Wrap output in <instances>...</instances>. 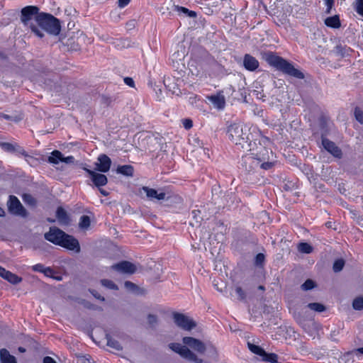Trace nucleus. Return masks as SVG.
Segmentation results:
<instances>
[{
  "mask_svg": "<svg viewBox=\"0 0 363 363\" xmlns=\"http://www.w3.org/2000/svg\"><path fill=\"white\" fill-rule=\"evenodd\" d=\"M262 359L271 363H278V355L275 353H267L265 352V354H263Z\"/></svg>",
  "mask_w": 363,
  "mask_h": 363,
  "instance_id": "c85d7f7f",
  "label": "nucleus"
},
{
  "mask_svg": "<svg viewBox=\"0 0 363 363\" xmlns=\"http://www.w3.org/2000/svg\"><path fill=\"white\" fill-rule=\"evenodd\" d=\"M65 235V233L57 227H51L50 230L45 233V240L49 242L60 245L62 242V239Z\"/></svg>",
  "mask_w": 363,
  "mask_h": 363,
  "instance_id": "1a4fd4ad",
  "label": "nucleus"
},
{
  "mask_svg": "<svg viewBox=\"0 0 363 363\" xmlns=\"http://www.w3.org/2000/svg\"><path fill=\"white\" fill-rule=\"evenodd\" d=\"M45 269V267L42 264H37L32 267V269L34 272H38L43 273Z\"/></svg>",
  "mask_w": 363,
  "mask_h": 363,
  "instance_id": "09e8293b",
  "label": "nucleus"
},
{
  "mask_svg": "<svg viewBox=\"0 0 363 363\" xmlns=\"http://www.w3.org/2000/svg\"><path fill=\"white\" fill-rule=\"evenodd\" d=\"M357 351L362 354H363V347H360L357 350Z\"/></svg>",
  "mask_w": 363,
  "mask_h": 363,
  "instance_id": "774afa93",
  "label": "nucleus"
},
{
  "mask_svg": "<svg viewBox=\"0 0 363 363\" xmlns=\"http://www.w3.org/2000/svg\"><path fill=\"white\" fill-rule=\"evenodd\" d=\"M307 307L311 310L315 311L316 312H323L326 310L325 306L320 303H310L308 304Z\"/></svg>",
  "mask_w": 363,
  "mask_h": 363,
  "instance_id": "c756f323",
  "label": "nucleus"
},
{
  "mask_svg": "<svg viewBox=\"0 0 363 363\" xmlns=\"http://www.w3.org/2000/svg\"><path fill=\"white\" fill-rule=\"evenodd\" d=\"M4 279L7 280L9 282L13 284H17L22 281V278L17 276L15 274H13L12 272L7 271L6 273L4 274Z\"/></svg>",
  "mask_w": 363,
  "mask_h": 363,
  "instance_id": "b1692460",
  "label": "nucleus"
},
{
  "mask_svg": "<svg viewBox=\"0 0 363 363\" xmlns=\"http://www.w3.org/2000/svg\"><path fill=\"white\" fill-rule=\"evenodd\" d=\"M14 152H16L18 154L23 155L26 158V160L28 162H29L30 159H33V157L32 156H30V155H28L22 147H21L16 144V151Z\"/></svg>",
  "mask_w": 363,
  "mask_h": 363,
  "instance_id": "f704fd0d",
  "label": "nucleus"
},
{
  "mask_svg": "<svg viewBox=\"0 0 363 363\" xmlns=\"http://www.w3.org/2000/svg\"><path fill=\"white\" fill-rule=\"evenodd\" d=\"M350 49V48H347V46H343L342 45H337L335 46L333 52L334 53L340 57H344L346 55H349Z\"/></svg>",
  "mask_w": 363,
  "mask_h": 363,
  "instance_id": "4be33fe9",
  "label": "nucleus"
},
{
  "mask_svg": "<svg viewBox=\"0 0 363 363\" xmlns=\"http://www.w3.org/2000/svg\"><path fill=\"white\" fill-rule=\"evenodd\" d=\"M37 26L41 30H43L48 33L57 35L61 30V25L59 19L52 14L41 12L37 16Z\"/></svg>",
  "mask_w": 363,
  "mask_h": 363,
  "instance_id": "39448f33",
  "label": "nucleus"
},
{
  "mask_svg": "<svg viewBox=\"0 0 363 363\" xmlns=\"http://www.w3.org/2000/svg\"><path fill=\"white\" fill-rule=\"evenodd\" d=\"M322 145L328 152L335 157L340 158L342 157V150L333 141H330L328 138H323Z\"/></svg>",
  "mask_w": 363,
  "mask_h": 363,
  "instance_id": "4468645a",
  "label": "nucleus"
},
{
  "mask_svg": "<svg viewBox=\"0 0 363 363\" xmlns=\"http://www.w3.org/2000/svg\"><path fill=\"white\" fill-rule=\"evenodd\" d=\"M249 350L254 354H256L262 357L265 354V351L259 346L255 345L252 343L247 342Z\"/></svg>",
  "mask_w": 363,
  "mask_h": 363,
  "instance_id": "bb28decb",
  "label": "nucleus"
},
{
  "mask_svg": "<svg viewBox=\"0 0 363 363\" xmlns=\"http://www.w3.org/2000/svg\"><path fill=\"white\" fill-rule=\"evenodd\" d=\"M175 10L178 12H182L185 14H186L190 18H196V13L194 11H189L188 9L179 6H174Z\"/></svg>",
  "mask_w": 363,
  "mask_h": 363,
  "instance_id": "473e14b6",
  "label": "nucleus"
},
{
  "mask_svg": "<svg viewBox=\"0 0 363 363\" xmlns=\"http://www.w3.org/2000/svg\"><path fill=\"white\" fill-rule=\"evenodd\" d=\"M60 246L65 247L69 250H72L77 253L80 252V245L79 241L72 235L65 233L62 242Z\"/></svg>",
  "mask_w": 363,
  "mask_h": 363,
  "instance_id": "9d476101",
  "label": "nucleus"
},
{
  "mask_svg": "<svg viewBox=\"0 0 363 363\" xmlns=\"http://www.w3.org/2000/svg\"><path fill=\"white\" fill-rule=\"evenodd\" d=\"M45 276L48 277H52V274H54V271L51 267H45L44 272H43Z\"/></svg>",
  "mask_w": 363,
  "mask_h": 363,
  "instance_id": "3c124183",
  "label": "nucleus"
},
{
  "mask_svg": "<svg viewBox=\"0 0 363 363\" xmlns=\"http://www.w3.org/2000/svg\"><path fill=\"white\" fill-rule=\"evenodd\" d=\"M124 286L125 289L131 291H135L138 289V286L130 281H125Z\"/></svg>",
  "mask_w": 363,
  "mask_h": 363,
  "instance_id": "c03bdc74",
  "label": "nucleus"
},
{
  "mask_svg": "<svg viewBox=\"0 0 363 363\" xmlns=\"http://www.w3.org/2000/svg\"><path fill=\"white\" fill-rule=\"evenodd\" d=\"M298 250L302 253L309 254L313 251V247L307 242H301L298 245Z\"/></svg>",
  "mask_w": 363,
  "mask_h": 363,
  "instance_id": "2f4dec72",
  "label": "nucleus"
},
{
  "mask_svg": "<svg viewBox=\"0 0 363 363\" xmlns=\"http://www.w3.org/2000/svg\"><path fill=\"white\" fill-rule=\"evenodd\" d=\"M85 171L89 174L92 182L97 187L105 186L108 183V179L106 175L97 173L94 171L84 168Z\"/></svg>",
  "mask_w": 363,
  "mask_h": 363,
  "instance_id": "ddd939ff",
  "label": "nucleus"
},
{
  "mask_svg": "<svg viewBox=\"0 0 363 363\" xmlns=\"http://www.w3.org/2000/svg\"><path fill=\"white\" fill-rule=\"evenodd\" d=\"M56 217L61 224L67 225L69 223V218L67 211L62 207H58L56 211Z\"/></svg>",
  "mask_w": 363,
  "mask_h": 363,
  "instance_id": "aec40b11",
  "label": "nucleus"
},
{
  "mask_svg": "<svg viewBox=\"0 0 363 363\" xmlns=\"http://www.w3.org/2000/svg\"><path fill=\"white\" fill-rule=\"evenodd\" d=\"M242 158L241 166L245 172L244 179L250 184H255L259 182L257 169L259 164L269 158V150L262 145L258 141V147H255V150L251 151Z\"/></svg>",
  "mask_w": 363,
  "mask_h": 363,
  "instance_id": "f03ea898",
  "label": "nucleus"
},
{
  "mask_svg": "<svg viewBox=\"0 0 363 363\" xmlns=\"http://www.w3.org/2000/svg\"><path fill=\"white\" fill-rule=\"evenodd\" d=\"M354 116L357 121L363 124V111L358 107L354 109Z\"/></svg>",
  "mask_w": 363,
  "mask_h": 363,
  "instance_id": "79ce46f5",
  "label": "nucleus"
},
{
  "mask_svg": "<svg viewBox=\"0 0 363 363\" xmlns=\"http://www.w3.org/2000/svg\"><path fill=\"white\" fill-rule=\"evenodd\" d=\"M0 362L1 363H17L16 357L10 354L6 349L0 350Z\"/></svg>",
  "mask_w": 363,
  "mask_h": 363,
  "instance_id": "6ab92c4d",
  "label": "nucleus"
},
{
  "mask_svg": "<svg viewBox=\"0 0 363 363\" xmlns=\"http://www.w3.org/2000/svg\"><path fill=\"white\" fill-rule=\"evenodd\" d=\"M266 61L269 65L274 67L277 69L285 74L299 79L304 78L303 73L295 68L291 62L272 52L267 54Z\"/></svg>",
  "mask_w": 363,
  "mask_h": 363,
  "instance_id": "7ed1b4c3",
  "label": "nucleus"
},
{
  "mask_svg": "<svg viewBox=\"0 0 363 363\" xmlns=\"http://www.w3.org/2000/svg\"><path fill=\"white\" fill-rule=\"evenodd\" d=\"M229 93V92H233L235 91V89L232 85H229L228 86L225 87L223 91H221L222 93L223 92Z\"/></svg>",
  "mask_w": 363,
  "mask_h": 363,
  "instance_id": "13d9d810",
  "label": "nucleus"
},
{
  "mask_svg": "<svg viewBox=\"0 0 363 363\" xmlns=\"http://www.w3.org/2000/svg\"><path fill=\"white\" fill-rule=\"evenodd\" d=\"M169 346L171 350L179 354L184 359L195 363H207L204 362L202 359L198 357L196 354L186 346L182 345L179 343H171Z\"/></svg>",
  "mask_w": 363,
  "mask_h": 363,
  "instance_id": "423d86ee",
  "label": "nucleus"
},
{
  "mask_svg": "<svg viewBox=\"0 0 363 363\" xmlns=\"http://www.w3.org/2000/svg\"><path fill=\"white\" fill-rule=\"evenodd\" d=\"M117 172L125 176L131 177L133 174V167L129 164L118 166Z\"/></svg>",
  "mask_w": 363,
  "mask_h": 363,
  "instance_id": "5701e85b",
  "label": "nucleus"
},
{
  "mask_svg": "<svg viewBox=\"0 0 363 363\" xmlns=\"http://www.w3.org/2000/svg\"><path fill=\"white\" fill-rule=\"evenodd\" d=\"M90 224H91V220H90L89 216H86V215L81 216L79 223V226L80 228L87 229L90 226Z\"/></svg>",
  "mask_w": 363,
  "mask_h": 363,
  "instance_id": "7c9ffc66",
  "label": "nucleus"
},
{
  "mask_svg": "<svg viewBox=\"0 0 363 363\" xmlns=\"http://www.w3.org/2000/svg\"><path fill=\"white\" fill-rule=\"evenodd\" d=\"M228 134L230 140L235 143L238 149L243 151H254L255 147H258L259 140L255 137L260 136L255 128H249L241 124L234 123L228 128Z\"/></svg>",
  "mask_w": 363,
  "mask_h": 363,
  "instance_id": "f257e3e1",
  "label": "nucleus"
},
{
  "mask_svg": "<svg viewBox=\"0 0 363 363\" xmlns=\"http://www.w3.org/2000/svg\"><path fill=\"white\" fill-rule=\"evenodd\" d=\"M43 363H57L52 357H45L43 359Z\"/></svg>",
  "mask_w": 363,
  "mask_h": 363,
  "instance_id": "4d7b16f0",
  "label": "nucleus"
},
{
  "mask_svg": "<svg viewBox=\"0 0 363 363\" xmlns=\"http://www.w3.org/2000/svg\"><path fill=\"white\" fill-rule=\"evenodd\" d=\"M344 265H345L344 259H338L335 260L333 264V271L335 272H340L343 269Z\"/></svg>",
  "mask_w": 363,
  "mask_h": 363,
  "instance_id": "e433bc0d",
  "label": "nucleus"
},
{
  "mask_svg": "<svg viewBox=\"0 0 363 363\" xmlns=\"http://www.w3.org/2000/svg\"><path fill=\"white\" fill-rule=\"evenodd\" d=\"M99 191L100 193L104 195V196H106L108 195V192L106 191V190L103 189H99Z\"/></svg>",
  "mask_w": 363,
  "mask_h": 363,
  "instance_id": "680f3d73",
  "label": "nucleus"
},
{
  "mask_svg": "<svg viewBox=\"0 0 363 363\" xmlns=\"http://www.w3.org/2000/svg\"><path fill=\"white\" fill-rule=\"evenodd\" d=\"M130 0H118V5L120 8H123L127 6Z\"/></svg>",
  "mask_w": 363,
  "mask_h": 363,
  "instance_id": "5fc2aeb1",
  "label": "nucleus"
},
{
  "mask_svg": "<svg viewBox=\"0 0 363 363\" xmlns=\"http://www.w3.org/2000/svg\"><path fill=\"white\" fill-rule=\"evenodd\" d=\"M326 4L325 13L329 14L331 13L333 6H334L335 0H324Z\"/></svg>",
  "mask_w": 363,
  "mask_h": 363,
  "instance_id": "49530a36",
  "label": "nucleus"
},
{
  "mask_svg": "<svg viewBox=\"0 0 363 363\" xmlns=\"http://www.w3.org/2000/svg\"><path fill=\"white\" fill-rule=\"evenodd\" d=\"M147 321L151 327H154L157 323V317L155 315L149 314Z\"/></svg>",
  "mask_w": 363,
  "mask_h": 363,
  "instance_id": "a18cd8bd",
  "label": "nucleus"
},
{
  "mask_svg": "<svg viewBox=\"0 0 363 363\" xmlns=\"http://www.w3.org/2000/svg\"><path fill=\"white\" fill-rule=\"evenodd\" d=\"M0 146L3 150L9 152H14L16 151V144L1 143H0Z\"/></svg>",
  "mask_w": 363,
  "mask_h": 363,
  "instance_id": "58836bf2",
  "label": "nucleus"
},
{
  "mask_svg": "<svg viewBox=\"0 0 363 363\" xmlns=\"http://www.w3.org/2000/svg\"><path fill=\"white\" fill-rule=\"evenodd\" d=\"M143 190L144 191V192H145L147 196L151 199H156L157 200H163L164 199L166 196L165 193H157V191L155 189L149 188L147 186H143Z\"/></svg>",
  "mask_w": 363,
  "mask_h": 363,
  "instance_id": "a211bd4d",
  "label": "nucleus"
},
{
  "mask_svg": "<svg viewBox=\"0 0 363 363\" xmlns=\"http://www.w3.org/2000/svg\"><path fill=\"white\" fill-rule=\"evenodd\" d=\"M18 350L21 352H24L26 351V349L22 347H18Z\"/></svg>",
  "mask_w": 363,
  "mask_h": 363,
  "instance_id": "69168bd1",
  "label": "nucleus"
},
{
  "mask_svg": "<svg viewBox=\"0 0 363 363\" xmlns=\"http://www.w3.org/2000/svg\"><path fill=\"white\" fill-rule=\"evenodd\" d=\"M7 270L6 269H4V267H1L0 266V277H1L2 278H4L5 277V274L6 273Z\"/></svg>",
  "mask_w": 363,
  "mask_h": 363,
  "instance_id": "bf43d9fd",
  "label": "nucleus"
},
{
  "mask_svg": "<svg viewBox=\"0 0 363 363\" xmlns=\"http://www.w3.org/2000/svg\"><path fill=\"white\" fill-rule=\"evenodd\" d=\"M260 168L264 170L271 169L274 166V163L272 162L262 161L260 164Z\"/></svg>",
  "mask_w": 363,
  "mask_h": 363,
  "instance_id": "37998d69",
  "label": "nucleus"
},
{
  "mask_svg": "<svg viewBox=\"0 0 363 363\" xmlns=\"http://www.w3.org/2000/svg\"><path fill=\"white\" fill-rule=\"evenodd\" d=\"M74 157L68 156L67 157H63V159H62V162H64L65 163H72V162H74Z\"/></svg>",
  "mask_w": 363,
  "mask_h": 363,
  "instance_id": "6e6d98bb",
  "label": "nucleus"
},
{
  "mask_svg": "<svg viewBox=\"0 0 363 363\" xmlns=\"http://www.w3.org/2000/svg\"><path fill=\"white\" fill-rule=\"evenodd\" d=\"M40 9L36 6H27L21 9V21L25 27L31 30V31L38 37L42 38L44 33L37 26V16L40 14Z\"/></svg>",
  "mask_w": 363,
  "mask_h": 363,
  "instance_id": "20e7f679",
  "label": "nucleus"
},
{
  "mask_svg": "<svg viewBox=\"0 0 363 363\" xmlns=\"http://www.w3.org/2000/svg\"><path fill=\"white\" fill-rule=\"evenodd\" d=\"M196 99H197V96H191V97L189 98V102H190L191 104H194V103H196Z\"/></svg>",
  "mask_w": 363,
  "mask_h": 363,
  "instance_id": "052dcab7",
  "label": "nucleus"
},
{
  "mask_svg": "<svg viewBox=\"0 0 363 363\" xmlns=\"http://www.w3.org/2000/svg\"><path fill=\"white\" fill-rule=\"evenodd\" d=\"M173 318L175 324L183 330H191L196 326V323L194 320L189 319L182 313H174L173 314Z\"/></svg>",
  "mask_w": 363,
  "mask_h": 363,
  "instance_id": "6e6552de",
  "label": "nucleus"
},
{
  "mask_svg": "<svg viewBox=\"0 0 363 363\" xmlns=\"http://www.w3.org/2000/svg\"><path fill=\"white\" fill-rule=\"evenodd\" d=\"M183 342L199 353L203 354L206 351V345L199 339L192 337H184Z\"/></svg>",
  "mask_w": 363,
  "mask_h": 363,
  "instance_id": "9b49d317",
  "label": "nucleus"
},
{
  "mask_svg": "<svg viewBox=\"0 0 363 363\" xmlns=\"http://www.w3.org/2000/svg\"><path fill=\"white\" fill-rule=\"evenodd\" d=\"M7 206L9 212L13 215L21 216L23 218H26L28 215L27 211L15 196H9Z\"/></svg>",
  "mask_w": 363,
  "mask_h": 363,
  "instance_id": "0eeeda50",
  "label": "nucleus"
},
{
  "mask_svg": "<svg viewBox=\"0 0 363 363\" xmlns=\"http://www.w3.org/2000/svg\"><path fill=\"white\" fill-rule=\"evenodd\" d=\"M259 65L258 60L255 57L250 54L245 55L243 57V66L247 70L253 72L258 68Z\"/></svg>",
  "mask_w": 363,
  "mask_h": 363,
  "instance_id": "dca6fc26",
  "label": "nucleus"
},
{
  "mask_svg": "<svg viewBox=\"0 0 363 363\" xmlns=\"http://www.w3.org/2000/svg\"><path fill=\"white\" fill-rule=\"evenodd\" d=\"M26 197H29L30 199L28 200H26V201L29 202V203H35V200L30 196H25V199Z\"/></svg>",
  "mask_w": 363,
  "mask_h": 363,
  "instance_id": "e2e57ef3",
  "label": "nucleus"
},
{
  "mask_svg": "<svg viewBox=\"0 0 363 363\" xmlns=\"http://www.w3.org/2000/svg\"><path fill=\"white\" fill-rule=\"evenodd\" d=\"M106 338L107 340L106 344L108 347H112L118 351H120L122 350V347H121V344L117 340L111 338V337L109 335L106 334Z\"/></svg>",
  "mask_w": 363,
  "mask_h": 363,
  "instance_id": "a878e982",
  "label": "nucleus"
},
{
  "mask_svg": "<svg viewBox=\"0 0 363 363\" xmlns=\"http://www.w3.org/2000/svg\"><path fill=\"white\" fill-rule=\"evenodd\" d=\"M4 215V211L0 208V216H3Z\"/></svg>",
  "mask_w": 363,
  "mask_h": 363,
  "instance_id": "338daca9",
  "label": "nucleus"
},
{
  "mask_svg": "<svg viewBox=\"0 0 363 363\" xmlns=\"http://www.w3.org/2000/svg\"><path fill=\"white\" fill-rule=\"evenodd\" d=\"M182 124L186 130L190 129L193 126L192 121L189 118L184 119L182 121Z\"/></svg>",
  "mask_w": 363,
  "mask_h": 363,
  "instance_id": "8fccbe9b",
  "label": "nucleus"
},
{
  "mask_svg": "<svg viewBox=\"0 0 363 363\" xmlns=\"http://www.w3.org/2000/svg\"><path fill=\"white\" fill-rule=\"evenodd\" d=\"M63 155L59 150H54L52 155L48 157V162L52 164H58L60 161H62Z\"/></svg>",
  "mask_w": 363,
  "mask_h": 363,
  "instance_id": "393cba45",
  "label": "nucleus"
},
{
  "mask_svg": "<svg viewBox=\"0 0 363 363\" xmlns=\"http://www.w3.org/2000/svg\"><path fill=\"white\" fill-rule=\"evenodd\" d=\"M90 292L91 293V294L95 297L97 299L99 300H101L102 301H105V298L101 296L95 290H91L90 291Z\"/></svg>",
  "mask_w": 363,
  "mask_h": 363,
  "instance_id": "864d4df0",
  "label": "nucleus"
},
{
  "mask_svg": "<svg viewBox=\"0 0 363 363\" xmlns=\"http://www.w3.org/2000/svg\"><path fill=\"white\" fill-rule=\"evenodd\" d=\"M101 284L102 286L113 290H118V286L111 280L101 279Z\"/></svg>",
  "mask_w": 363,
  "mask_h": 363,
  "instance_id": "72a5a7b5",
  "label": "nucleus"
},
{
  "mask_svg": "<svg viewBox=\"0 0 363 363\" xmlns=\"http://www.w3.org/2000/svg\"><path fill=\"white\" fill-rule=\"evenodd\" d=\"M354 8L356 12L363 17V0H355Z\"/></svg>",
  "mask_w": 363,
  "mask_h": 363,
  "instance_id": "4c0bfd02",
  "label": "nucleus"
},
{
  "mask_svg": "<svg viewBox=\"0 0 363 363\" xmlns=\"http://www.w3.org/2000/svg\"><path fill=\"white\" fill-rule=\"evenodd\" d=\"M220 91L217 95H212L208 97V100L213 104L218 109H223L225 105V99L223 95Z\"/></svg>",
  "mask_w": 363,
  "mask_h": 363,
  "instance_id": "f3484780",
  "label": "nucleus"
},
{
  "mask_svg": "<svg viewBox=\"0 0 363 363\" xmlns=\"http://www.w3.org/2000/svg\"><path fill=\"white\" fill-rule=\"evenodd\" d=\"M124 82L130 87H133L135 84L133 79L130 77H125Z\"/></svg>",
  "mask_w": 363,
  "mask_h": 363,
  "instance_id": "603ef678",
  "label": "nucleus"
},
{
  "mask_svg": "<svg viewBox=\"0 0 363 363\" xmlns=\"http://www.w3.org/2000/svg\"><path fill=\"white\" fill-rule=\"evenodd\" d=\"M235 292L238 295L240 300L242 301L245 298V294L240 286H237L235 288Z\"/></svg>",
  "mask_w": 363,
  "mask_h": 363,
  "instance_id": "de8ad7c7",
  "label": "nucleus"
},
{
  "mask_svg": "<svg viewBox=\"0 0 363 363\" xmlns=\"http://www.w3.org/2000/svg\"><path fill=\"white\" fill-rule=\"evenodd\" d=\"M352 306L355 310H362L363 309V298L357 297L356 298L352 303Z\"/></svg>",
  "mask_w": 363,
  "mask_h": 363,
  "instance_id": "ea45409f",
  "label": "nucleus"
},
{
  "mask_svg": "<svg viewBox=\"0 0 363 363\" xmlns=\"http://www.w3.org/2000/svg\"><path fill=\"white\" fill-rule=\"evenodd\" d=\"M325 24L330 28H339L341 26V23L338 15L328 17L324 21Z\"/></svg>",
  "mask_w": 363,
  "mask_h": 363,
  "instance_id": "412c9836",
  "label": "nucleus"
},
{
  "mask_svg": "<svg viewBox=\"0 0 363 363\" xmlns=\"http://www.w3.org/2000/svg\"><path fill=\"white\" fill-rule=\"evenodd\" d=\"M2 116H3V118H4L6 120H11L12 119V116H11L9 115L3 114Z\"/></svg>",
  "mask_w": 363,
  "mask_h": 363,
  "instance_id": "0e129e2a",
  "label": "nucleus"
},
{
  "mask_svg": "<svg viewBox=\"0 0 363 363\" xmlns=\"http://www.w3.org/2000/svg\"><path fill=\"white\" fill-rule=\"evenodd\" d=\"M98 163H96V169L101 172H107L111 167V160L105 154L100 155L98 157Z\"/></svg>",
  "mask_w": 363,
  "mask_h": 363,
  "instance_id": "2eb2a0df",
  "label": "nucleus"
},
{
  "mask_svg": "<svg viewBox=\"0 0 363 363\" xmlns=\"http://www.w3.org/2000/svg\"><path fill=\"white\" fill-rule=\"evenodd\" d=\"M206 350L208 352V357L213 359L215 361H217L218 359V352L217 349L213 345H209L206 347Z\"/></svg>",
  "mask_w": 363,
  "mask_h": 363,
  "instance_id": "cd10ccee",
  "label": "nucleus"
},
{
  "mask_svg": "<svg viewBox=\"0 0 363 363\" xmlns=\"http://www.w3.org/2000/svg\"><path fill=\"white\" fill-rule=\"evenodd\" d=\"M111 269L117 272L132 274L135 272L136 267L128 261H122L111 266Z\"/></svg>",
  "mask_w": 363,
  "mask_h": 363,
  "instance_id": "f8f14e48",
  "label": "nucleus"
},
{
  "mask_svg": "<svg viewBox=\"0 0 363 363\" xmlns=\"http://www.w3.org/2000/svg\"><path fill=\"white\" fill-rule=\"evenodd\" d=\"M315 283L312 279H307L301 286V288L303 291L311 290L315 287Z\"/></svg>",
  "mask_w": 363,
  "mask_h": 363,
  "instance_id": "c9c22d12",
  "label": "nucleus"
},
{
  "mask_svg": "<svg viewBox=\"0 0 363 363\" xmlns=\"http://www.w3.org/2000/svg\"><path fill=\"white\" fill-rule=\"evenodd\" d=\"M265 256L262 253H259L256 255L255 259V264L256 266H262L264 262Z\"/></svg>",
  "mask_w": 363,
  "mask_h": 363,
  "instance_id": "a19ab883",
  "label": "nucleus"
}]
</instances>
